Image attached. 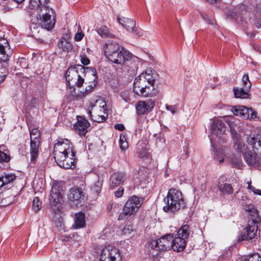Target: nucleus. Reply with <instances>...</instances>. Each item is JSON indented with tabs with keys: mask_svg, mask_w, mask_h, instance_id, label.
<instances>
[{
	"mask_svg": "<svg viewBox=\"0 0 261 261\" xmlns=\"http://www.w3.org/2000/svg\"><path fill=\"white\" fill-rule=\"evenodd\" d=\"M49 0H30L29 8L39 14L38 23L47 30L52 29L56 22L54 10L47 6Z\"/></svg>",
	"mask_w": 261,
	"mask_h": 261,
	"instance_id": "obj_1",
	"label": "nucleus"
},
{
	"mask_svg": "<svg viewBox=\"0 0 261 261\" xmlns=\"http://www.w3.org/2000/svg\"><path fill=\"white\" fill-rule=\"evenodd\" d=\"M105 54L111 62L117 64H123L131 59L132 54L116 42H108L105 47Z\"/></svg>",
	"mask_w": 261,
	"mask_h": 261,
	"instance_id": "obj_2",
	"label": "nucleus"
},
{
	"mask_svg": "<svg viewBox=\"0 0 261 261\" xmlns=\"http://www.w3.org/2000/svg\"><path fill=\"white\" fill-rule=\"evenodd\" d=\"M164 201L166 205L163 207V210L167 213H175L185 206L181 192L174 188L169 190L167 195L164 198Z\"/></svg>",
	"mask_w": 261,
	"mask_h": 261,
	"instance_id": "obj_3",
	"label": "nucleus"
},
{
	"mask_svg": "<svg viewBox=\"0 0 261 261\" xmlns=\"http://www.w3.org/2000/svg\"><path fill=\"white\" fill-rule=\"evenodd\" d=\"M245 210L248 217V226L246 228L245 233L242 235V240H248L253 239L256 234L257 223L259 221L257 210L252 204H247Z\"/></svg>",
	"mask_w": 261,
	"mask_h": 261,
	"instance_id": "obj_4",
	"label": "nucleus"
},
{
	"mask_svg": "<svg viewBox=\"0 0 261 261\" xmlns=\"http://www.w3.org/2000/svg\"><path fill=\"white\" fill-rule=\"evenodd\" d=\"M133 91L138 95L144 97H152L158 93L153 85L138 76L134 82Z\"/></svg>",
	"mask_w": 261,
	"mask_h": 261,
	"instance_id": "obj_5",
	"label": "nucleus"
},
{
	"mask_svg": "<svg viewBox=\"0 0 261 261\" xmlns=\"http://www.w3.org/2000/svg\"><path fill=\"white\" fill-rule=\"evenodd\" d=\"M88 114L92 120L101 122L107 117V109L106 102L102 99L96 100L92 103L89 110Z\"/></svg>",
	"mask_w": 261,
	"mask_h": 261,
	"instance_id": "obj_6",
	"label": "nucleus"
},
{
	"mask_svg": "<svg viewBox=\"0 0 261 261\" xmlns=\"http://www.w3.org/2000/svg\"><path fill=\"white\" fill-rule=\"evenodd\" d=\"M189 234L190 228L187 225L182 226L175 236L172 234V249L177 252L182 251L186 246V239L188 238Z\"/></svg>",
	"mask_w": 261,
	"mask_h": 261,
	"instance_id": "obj_7",
	"label": "nucleus"
},
{
	"mask_svg": "<svg viewBox=\"0 0 261 261\" xmlns=\"http://www.w3.org/2000/svg\"><path fill=\"white\" fill-rule=\"evenodd\" d=\"M143 199L136 196L130 197L125 202L122 213L119 214L118 219H127L134 214L143 203Z\"/></svg>",
	"mask_w": 261,
	"mask_h": 261,
	"instance_id": "obj_8",
	"label": "nucleus"
},
{
	"mask_svg": "<svg viewBox=\"0 0 261 261\" xmlns=\"http://www.w3.org/2000/svg\"><path fill=\"white\" fill-rule=\"evenodd\" d=\"M215 155L220 163L223 162L225 158L226 161H228L232 167L242 169L243 167V163L241 158L231 154V151L227 148H219L215 151Z\"/></svg>",
	"mask_w": 261,
	"mask_h": 261,
	"instance_id": "obj_9",
	"label": "nucleus"
},
{
	"mask_svg": "<svg viewBox=\"0 0 261 261\" xmlns=\"http://www.w3.org/2000/svg\"><path fill=\"white\" fill-rule=\"evenodd\" d=\"M73 146L70 141L67 139H60L54 145V158L59 161L63 157V153H70V156L74 157L72 150Z\"/></svg>",
	"mask_w": 261,
	"mask_h": 261,
	"instance_id": "obj_10",
	"label": "nucleus"
},
{
	"mask_svg": "<svg viewBox=\"0 0 261 261\" xmlns=\"http://www.w3.org/2000/svg\"><path fill=\"white\" fill-rule=\"evenodd\" d=\"M40 132L38 129L34 128L30 132V165L35 164L39 153L40 146Z\"/></svg>",
	"mask_w": 261,
	"mask_h": 261,
	"instance_id": "obj_11",
	"label": "nucleus"
},
{
	"mask_svg": "<svg viewBox=\"0 0 261 261\" xmlns=\"http://www.w3.org/2000/svg\"><path fill=\"white\" fill-rule=\"evenodd\" d=\"M226 128L224 123L219 120H214L211 124V133L209 138L212 144L216 139H224Z\"/></svg>",
	"mask_w": 261,
	"mask_h": 261,
	"instance_id": "obj_12",
	"label": "nucleus"
},
{
	"mask_svg": "<svg viewBox=\"0 0 261 261\" xmlns=\"http://www.w3.org/2000/svg\"><path fill=\"white\" fill-rule=\"evenodd\" d=\"M65 78L68 86L71 89L75 86L79 87H81L84 81L75 67H70L68 69L66 73Z\"/></svg>",
	"mask_w": 261,
	"mask_h": 261,
	"instance_id": "obj_13",
	"label": "nucleus"
},
{
	"mask_svg": "<svg viewBox=\"0 0 261 261\" xmlns=\"http://www.w3.org/2000/svg\"><path fill=\"white\" fill-rule=\"evenodd\" d=\"M172 234H167L159 239L151 241L150 246L156 251H167L172 249Z\"/></svg>",
	"mask_w": 261,
	"mask_h": 261,
	"instance_id": "obj_14",
	"label": "nucleus"
},
{
	"mask_svg": "<svg viewBox=\"0 0 261 261\" xmlns=\"http://www.w3.org/2000/svg\"><path fill=\"white\" fill-rule=\"evenodd\" d=\"M119 250L111 246L102 249L99 255L98 261H121Z\"/></svg>",
	"mask_w": 261,
	"mask_h": 261,
	"instance_id": "obj_15",
	"label": "nucleus"
},
{
	"mask_svg": "<svg viewBox=\"0 0 261 261\" xmlns=\"http://www.w3.org/2000/svg\"><path fill=\"white\" fill-rule=\"evenodd\" d=\"M233 114L244 119L255 120L256 115L252 108L249 109L244 106H236L231 109Z\"/></svg>",
	"mask_w": 261,
	"mask_h": 261,
	"instance_id": "obj_16",
	"label": "nucleus"
},
{
	"mask_svg": "<svg viewBox=\"0 0 261 261\" xmlns=\"http://www.w3.org/2000/svg\"><path fill=\"white\" fill-rule=\"evenodd\" d=\"M63 190L59 184H54L49 196V201L51 206H57L59 209L60 201L62 198Z\"/></svg>",
	"mask_w": 261,
	"mask_h": 261,
	"instance_id": "obj_17",
	"label": "nucleus"
},
{
	"mask_svg": "<svg viewBox=\"0 0 261 261\" xmlns=\"http://www.w3.org/2000/svg\"><path fill=\"white\" fill-rule=\"evenodd\" d=\"M12 54V50L8 41L5 38H0V62L6 66Z\"/></svg>",
	"mask_w": 261,
	"mask_h": 261,
	"instance_id": "obj_18",
	"label": "nucleus"
},
{
	"mask_svg": "<svg viewBox=\"0 0 261 261\" xmlns=\"http://www.w3.org/2000/svg\"><path fill=\"white\" fill-rule=\"evenodd\" d=\"M90 123L83 117H77V121L74 125L75 130L81 136H85L88 132Z\"/></svg>",
	"mask_w": 261,
	"mask_h": 261,
	"instance_id": "obj_19",
	"label": "nucleus"
},
{
	"mask_svg": "<svg viewBox=\"0 0 261 261\" xmlns=\"http://www.w3.org/2000/svg\"><path fill=\"white\" fill-rule=\"evenodd\" d=\"M57 164L61 168L64 169H71L74 167V159L70 156V153H63V157L59 161L55 159Z\"/></svg>",
	"mask_w": 261,
	"mask_h": 261,
	"instance_id": "obj_20",
	"label": "nucleus"
},
{
	"mask_svg": "<svg viewBox=\"0 0 261 261\" xmlns=\"http://www.w3.org/2000/svg\"><path fill=\"white\" fill-rule=\"evenodd\" d=\"M154 106V101L150 99L140 101L136 106L137 112L139 115H143L151 111Z\"/></svg>",
	"mask_w": 261,
	"mask_h": 261,
	"instance_id": "obj_21",
	"label": "nucleus"
},
{
	"mask_svg": "<svg viewBox=\"0 0 261 261\" xmlns=\"http://www.w3.org/2000/svg\"><path fill=\"white\" fill-rule=\"evenodd\" d=\"M247 142L254 150L261 151V135L254 134L247 138Z\"/></svg>",
	"mask_w": 261,
	"mask_h": 261,
	"instance_id": "obj_22",
	"label": "nucleus"
},
{
	"mask_svg": "<svg viewBox=\"0 0 261 261\" xmlns=\"http://www.w3.org/2000/svg\"><path fill=\"white\" fill-rule=\"evenodd\" d=\"M125 179V174L122 172L114 173L110 178V186L112 188H114L122 184Z\"/></svg>",
	"mask_w": 261,
	"mask_h": 261,
	"instance_id": "obj_23",
	"label": "nucleus"
},
{
	"mask_svg": "<svg viewBox=\"0 0 261 261\" xmlns=\"http://www.w3.org/2000/svg\"><path fill=\"white\" fill-rule=\"evenodd\" d=\"M244 158L246 163L251 166H258L261 164V160L256 153L247 152L245 154Z\"/></svg>",
	"mask_w": 261,
	"mask_h": 261,
	"instance_id": "obj_24",
	"label": "nucleus"
},
{
	"mask_svg": "<svg viewBox=\"0 0 261 261\" xmlns=\"http://www.w3.org/2000/svg\"><path fill=\"white\" fill-rule=\"evenodd\" d=\"M138 77L141 79H144L145 82H147L154 86L155 80L157 78V74L155 70L147 69L145 72L138 76Z\"/></svg>",
	"mask_w": 261,
	"mask_h": 261,
	"instance_id": "obj_25",
	"label": "nucleus"
},
{
	"mask_svg": "<svg viewBox=\"0 0 261 261\" xmlns=\"http://www.w3.org/2000/svg\"><path fill=\"white\" fill-rule=\"evenodd\" d=\"M234 143V148L237 152H243L246 149V146L239 134L231 135Z\"/></svg>",
	"mask_w": 261,
	"mask_h": 261,
	"instance_id": "obj_26",
	"label": "nucleus"
},
{
	"mask_svg": "<svg viewBox=\"0 0 261 261\" xmlns=\"http://www.w3.org/2000/svg\"><path fill=\"white\" fill-rule=\"evenodd\" d=\"M119 22L128 31L135 32L136 23L135 21L130 18L123 17L122 18H118Z\"/></svg>",
	"mask_w": 261,
	"mask_h": 261,
	"instance_id": "obj_27",
	"label": "nucleus"
},
{
	"mask_svg": "<svg viewBox=\"0 0 261 261\" xmlns=\"http://www.w3.org/2000/svg\"><path fill=\"white\" fill-rule=\"evenodd\" d=\"M249 90H246V87H237L233 88V93L235 98L245 99L249 97Z\"/></svg>",
	"mask_w": 261,
	"mask_h": 261,
	"instance_id": "obj_28",
	"label": "nucleus"
},
{
	"mask_svg": "<svg viewBox=\"0 0 261 261\" xmlns=\"http://www.w3.org/2000/svg\"><path fill=\"white\" fill-rule=\"evenodd\" d=\"M225 121L230 127L231 135L238 134L237 130L240 122L239 120L235 119L233 116H229L226 117Z\"/></svg>",
	"mask_w": 261,
	"mask_h": 261,
	"instance_id": "obj_29",
	"label": "nucleus"
},
{
	"mask_svg": "<svg viewBox=\"0 0 261 261\" xmlns=\"http://www.w3.org/2000/svg\"><path fill=\"white\" fill-rule=\"evenodd\" d=\"M218 188L222 195H231L233 192V188L231 184L222 183L220 180L218 183Z\"/></svg>",
	"mask_w": 261,
	"mask_h": 261,
	"instance_id": "obj_30",
	"label": "nucleus"
},
{
	"mask_svg": "<svg viewBox=\"0 0 261 261\" xmlns=\"http://www.w3.org/2000/svg\"><path fill=\"white\" fill-rule=\"evenodd\" d=\"M85 215L82 212L76 213L74 217V223L73 227L75 228L84 227L85 226Z\"/></svg>",
	"mask_w": 261,
	"mask_h": 261,
	"instance_id": "obj_31",
	"label": "nucleus"
},
{
	"mask_svg": "<svg viewBox=\"0 0 261 261\" xmlns=\"http://www.w3.org/2000/svg\"><path fill=\"white\" fill-rule=\"evenodd\" d=\"M83 196V192L77 188H72L69 192L68 198L70 201H77Z\"/></svg>",
	"mask_w": 261,
	"mask_h": 261,
	"instance_id": "obj_32",
	"label": "nucleus"
},
{
	"mask_svg": "<svg viewBox=\"0 0 261 261\" xmlns=\"http://www.w3.org/2000/svg\"><path fill=\"white\" fill-rule=\"evenodd\" d=\"M120 95L121 98L126 102H130L135 98V94L130 90L121 92Z\"/></svg>",
	"mask_w": 261,
	"mask_h": 261,
	"instance_id": "obj_33",
	"label": "nucleus"
},
{
	"mask_svg": "<svg viewBox=\"0 0 261 261\" xmlns=\"http://www.w3.org/2000/svg\"><path fill=\"white\" fill-rule=\"evenodd\" d=\"M88 71H87L86 74L87 76H91V80L92 81V83L90 85V88L89 89H87V88H86V91H88L90 90H91L93 86H95L96 85V81L97 80V76L96 74V70L94 68H90L88 69Z\"/></svg>",
	"mask_w": 261,
	"mask_h": 261,
	"instance_id": "obj_34",
	"label": "nucleus"
},
{
	"mask_svg": "<svg viewBox=\"0 0 261 261\" xmlns=\"http://www.w3.org/2000/svg\"><path fill=\"white\" fill-rule=\"evenodd\" d=\"M58 45L63 51L69 52L72 49L71 44L66 39H61L59 42Z\"/></svg>",
	"mask_w": 261,
	"mask_h": 261,
	"instance_id": "obj_35",
	"label": "nucleus"
},
{
	"mask_svg": "<svg viewBox=\"0 0 261 261\" xmlns=\"http://www.w3.org/2000/svg\"><path fill=\"white\" fill-rule=\"evenodd\" d=\"M98 33L102 37H110L111 34L109 32L108 28L106 26H102L97 30Z\"/></svg>",
	"mask_w": 261,
	"mask_h": 261,
	"instance_id": "obj_36",
	"label": "nucleus"
},
{
	"mask_svg": "<svg viewBox=\"0 0 261 261\" xmlns=\"http://www.w3.org/2000/svg\"><path fill=\"white\" fill-rule=\"evenodd\" d=\"M120 148L122 150H125L128 148V143L126 141L125 136L122 134L120 135L119 138Z\"/></svg>",
	"mask_w": 261,
	"mask_h": 261,
	"instance_id": "obj_37",
	"label": "nucleus"
},
{
	"mask_svg": "<svg viewBox=\"0 0 261 261\" xmlns=\"http://www.w3.org/2000/svg\"><path fill=\"white\" fill-rule=\"evenodd\" d=\"M41 205L42 202L39 200L38 197H35L32 204L33 210L34 211L37 212L41 208Z\"/></svg>",
	"mask_w": 261,
	"mask_h": 261,
	"instance_id": "obj_38",
	"label": "nucleus"
},
{
	"mask_svg": "<svg viewBox=\"0 0 261 261\" xmlns=\"http://www.w3.org/2000/svg\"><path fill=\"white\" fill-rule=\"evenodd\" d=\"M5 184H8L16 179V176L14 174H7L2 176Z\"/></svg>",
	"mask_w": 261,
	"mask_h": 261,
	"instance_id": "obj_39",
	"label": "nucleus"
},
{
	"mask_svg": "<svg viewBox=\"0 0 261 261\" xmlns=\"http://www.w3.org/2000/svg\"><path fill=\"white\" fill-rule=\"evenodd\" d=\"M102 181L100 180L98 178L97 180L92 186V190L95 193H98L101 190L102 187Z\"/></svg>",
	"mask_w": 261,
	"mask_h": 261,
	"instance_id": "obj_40",
	"label": "nucleus"
},
{
	"mask_svg": "<svg viewBox=\"0 0 261 261\" xmlns=\"http://www.w3.org/2000/svg\"><path fill=\"white\" fill-rule=\"evenodd\" d=\"M138 148L139 149L138 151V156L140 158H146L148 157V152L146 148L142 147L140 149H139L140 142L137 144Z\"/></svg>",
	"mask_w": 261,
	"mask_h": 261,
	"instance_id": "obj_41",
	"label": "nucleus"
},
{
	"mask_svg": "<svg viewBox=\"0 0 261 261\" xmlns=\"http://www.w3.org/2000/svg\"><path fill=\"white\" fill-rule=\"evenodd\" d=\"M242 80L243 86L246 87V90L250 89L251 87V83L249 80L248 75L244 74L242 77Z\"/></svg>",
	"mask_w": 261,
	"mask_h": 261,
	"instance_id": "obj_42",
	"label": "nucleus"
},
{
	"mask_svg": "<svg viewBox=\"0 0 261 261\" xmlns=\"http://www.w3.org/2000/svg\"><path fill=\"white\" fill-rule=\"evenodd\" d=\"M244 261H261V257L257 253L249 255Z\"/></svg>",
	"mask_w": 261,
	"mask_h": 261,
	"instance_id": "obj_43",
	"label": "nucleus"
},
{
	"mask_svg": "<svg viewBox=\"0 0 261 261\" xmlns=\"http://www.w3.org/2000/svg\"><path fill=\"white\" fill-rule=\"evenodd\" d=\"M10 160V156L6 153L0 151V162H8Z\"/></svg>",
	"mask_w": 261,
	"mask_h": 261,
	"instance_id": "obj_44",
	"label": "nucleus"
},
{
	"mask_svg": "<svg viewBox=\"0 0 261 261\" xmlns=\"http://www.w3.org/2000/svg\"><path fill=\"white\" fill-rule=\"evenodd\" d=\"M165 107L167 110L171 112L172 114H174L177 111L178 106L177 105L169 106L166 105Z\"/></svg>",
	"mask_w": 261,
	"mask_h": 261,
	"instance_id": "obj_45",
	"label": "nucleus"
},
{
	"mask_svg": "<svg viewBox=\"0 0 261 261\" xmlns=\"http://www.w3.org/2000/svg\"><path fill=\"white\" fill-rule=\"evenodd\" d=\"M133 227L130 225H126L122 230V234L127 235L130 234L133 231Z\"/></svg>",
	"mask_w": 261,
	"mask_h": 261,
	"instance_id": "obj_46",
	"label": "nucleus"
},
{
	"mask_svg": "<svg viewBox=\"0 0 261 261\" xmlns=\"http://www.w3.org/2000/svg\"><path fill=\"white\" fill-rule=\"evenodd\" d=\"M255 25L257 28H261V10L258 11L256 14Z\"/></svg>",
	"mask_w": 261,
	"mask_h": 261,
	"instance_id": "obj_47",
	"label": "nucleus"
},
{
	"mask_svg": "<svg viewBox=\"0 0 261 261\" xmlns=\"http://www.w3.org/2000/svg\"><path fill=\"white\" fill-rule=\"evenodd\" d=\"M81 63L84 65H87L90 63V60L85 55L81 56Z\"/></svg>",
	"mask_w": 261,
	"mask_h": 261,
	"instance_id": "obj_48",
	"label": "nucleus"
},
{
	"mask_svg": "<svg viewBox=\"0 0 261 261\" xmlns=\"http://www.w3.org/2000/svg\"><path fill=\"white\" fill-rule=\"evenodd\" d=\"M201 17L205 21L207 22L208 24L214 25L213 20L211 18L208 17L206 15H204L203 14H201Z\"/></svg>",
	"mask_w": 261,
	"mask_h": 261,
	"instance_id": "obj_49",
	"label": "nucleus"
},
{
	"mask_svg": "<svg viewBox=\"0 0 261 261\" xmlns=\"http://www.w3.org/2000/svg\"><path fill=\"white\" fill-rule=\"evenodd\" d=\"M123 188L122 187H120L117 191H116L115 193V195L117 197H121L123 194Z\"/></svg>",
	"mask_w": 261,
	"mask_h": 261,
	"instance_id": "obj_50",
	"label": "nucleus"
},
{
	"mask_svg": "<svg viewBox=\"0 0 261 261\" xmlns=\"http://www.w3.org/2000/svg\"><path fill=\"white\" fill-rule=\"evenodd\" d=\"M84 37V34L82 33H77L75 36L74 39L76 41H81Z\"/></svg>",
	"mask_w": 261,
	"mask_h": 261,
	"instance_id": "obj_51",
	"label": "nucleus"
},
{
	"mask_svg": "<svg viewBox=\"0 0 261 261\" xmlns=\"http://www.w3.org/2000/svg\"><path fill=\"white\" fill-rule=\"evenodd\" d=\"M114 128L120 131H122L124 129V126L122 124H117L115 125Z\"/></svg>",
	"mask_w": 261,
	"mask_h": 261,
	"instance_id": "obj_52",
	"label": "nucleus"
},
{
	"mask_svg": "<svg viewBox=\"0 0 261 261\" xmlns=\"http://www.w3.org/2000/svg\"><path fill=\"white\" fill-rule=\"evenodd\" d=\"M240 196H241L242 198H243V197L246 198V195H245V194H244L242 192H237L235 195L236 198H237L238 200H240Z\"/></svg>",
	"mask_w": 261,
	"mask_h": 261,
	"instance_id": "obj_53",
	"label": "nucleus"
},
{
	"mask_svg": "<svg viewBox=\"0 0 261 261\" xmlns=\"http://www.w3.org/2000/svg\"><path fill=\"white\" fill-rule=\"evenodd\" d=\"M252 189V192L257 195H259L261 196V190L256 189L255 188H251Z\"/></svg>",
	"mask_w": 261,
	"mask_h": 261,
	"instance_id": "obj_54",
	"label": "nucleus"
},
{
	"mask_svg": "<svg viewBox=\"0 0 261 261\" xmlns=\"http://www.w3.org/2000/svg\"><path fill=\"white\" fill-rule=\"evenodd\" d=\"M5 182L4 181V179L2 178V177H0V188L2 187L3 186H4Z\"/></svg>",
	"mask_w": 261,
	"mask_h": 261,
	"instance_id": "obj_55",
	"label": "nucleus"
},
{
	"mask_svg": "<svg viewBox=\"0 0 261 261\" xmlns=\"http://www.w3.org/2000/svg\"><path fill=\"white\" fill-rule=\"evenodd\" d=\"M247 184L248 185V188L252 191V189L251 188H254V187L251 185V182H248Z\"/></svg>",
	"mask_w": 261,
	"mask_h": 261,
	"instance_id": "obj_56",
	"label": "nucleus"
},
{
	"mask_svg": "<svg viewBox=\"0 0 261 261\" xmlns=\"http://www.w3.org/2000/svg\"><path fill=\"white\" fill-rule=\"evenodd\" d=\"M206 1L210 3H213L217 1V0H206Z\"/></svg>",
	"mask_w": 261,
	"mask_h": 261,
	"instance_id": "obj_57",
	"label": "nucleus"
},
{
	"mask_svg": "<svg viewBox=\"0 0 261 261\" xmlns=\"http://www.w3.org/2000/svg\"><path fill=\"white\" fill-rule=\"evenodd\" d=\"M14 1H15L17 3H20L22 2H23L24 0H14Z\"/></svg>",
	"mask_w": 261,
	"mask_h": 261,
	"instance_id": "obj_58",
	"label": "nucleus"
},
{
	"mask_svg": "<svg viewBox=\"0 0 261 261\" xmlns=\"http://www.w3.org/2000/svg\"><path fill=\"white\" fill-rule=\"evenodd\" d=\"M73 237H74V234H72V237H71V234H70V235H69V236L68 237H67V239H68V240H69V238H73Z\"/></svg>",
	"mask_w": 261,
	"mask_h": 261,
	"instance_id": "obj_59",
	"label": "nucleus"
},
{
	"mask_svg": "<svg viewBox=\"0 0 261 261\" xmlns=\"http://www.w3.org/2000/svg\"><path fill=\"white\" fill-rule=\"evenodd\" d=\"M141 173H142V171L140 170L138 171V174H140Z\"/></svg>",
	"mask_w": 261,
	"mask_h": 261,
	"instance_id": "obj_60",
	"label": "nucleus"
},
{
	"mask_svg": "<svg viewBox=\"0 0 261 261\" xmlns=\"http://www.w3.org/2000/svg\"><path fill=\"white\" fill-rule=\"evenodd\" d=\"M143 177H139V179H140V180H142V179H143Z\"/></svg>",
	"mask_w": 261,
	"mask_h": 261,
	"instance_id": "obj_61",
	"label": "nucleus"
},
{
	"mask_svg": "<svg viewBox=\"0 0 261 261\" xmlns=\"http://www.w3.org/2000/svg\"><path fill=\"white\" fill-rule=\"evenodd\" d=\"M4 81V79H2V81L1 82V83Z\"/></svg>",
	"mask_w": 261,
	"mask_h": 261,
	"instance_id": "obj_62",
	"label": "nucleus"
}]
</instances>
